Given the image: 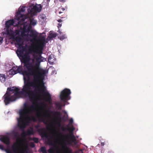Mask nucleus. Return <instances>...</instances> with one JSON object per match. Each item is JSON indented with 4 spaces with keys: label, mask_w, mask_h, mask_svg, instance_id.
I'll return each mask as SVG.
<instances>
[{
    "label": "nucleus",
    "mask_w": 153,
    "mask_h": 153,
    "mask_svg": "<svg viewBox=\"0 0 153 153\" xmlns=\"http://www.w3.org/2000/svg\"><path fill=\"white\" fill-rule=\"evenodd\" d=\"M30 145L32 147H34L35 146V145L33 142H30Z\"/></svg>",
    "instance_id": "obj_30"
},
{
    "label": "nucleus",
    "mask_w": 153,
    "mask_h": 153,
    "mask_svg": "<svg viewBox=\"0 0 153 153\" xmlns=\"http://www.w3.org/2000/svg\"><path fill=\"white\" fill-rule=\"evenodd\" d=\"M14 21L13 19L9 20L6 22V27L7 28H9L10 26L14 25Z\"/></svg>",
    "instance_id": "obj_14"
},
{
    "label": "nucleus",
    "mask_w": 153,
    "mask_h": 153,
    "mask_svg": "<svg viewBox=\"0 0 153 153\" xmlns=\"http://www.w3.org/2000/svg\"><path fill=\"white\" fill-rule=\"evenodd\" d=\"M57 21L58 22H62V20L61 19H58V20H57Z\"/></svg>",
    "instance_id": "obj_36"
},
{
    "label": "nucleus",
    "mask_w": 153,
    "mask_h": 153,
    "mask_svg": "<svg viewBox=\"0 0 153 153\" xmlns=\"http://www.w3.org/2000/svg\"><path fill=\"white\" fill-rule=\"evenodd\" d=\"M104 145V143H101V146H103Z\"/></svg>",
    "instance_id": "obj_39"
},
{
    "label": "nucleus",
    "mask_w": 153,
    "mask_h": 153,
    "mask_svg": "<svg viewBox=\"0 0 153 153\" xmlns=\"http://www.w3.org/2000/svg\"><path fill=\"white\" fill-rule=\"evenodd\" d=\"M108 153H114L112 151H111V152H108Z\"/></svg>",
    "instance_id": "obj_43"
},
{
    "label": "nucleus",
    "mask_w": 153,
    "mask_h": 153,
    "mask_svg": "<svg viewBox=\"0 0 153 153\" xmlns=\"http://www.w3.org/2000/svg\"><path fill=\"white\" fill-rule=\"evenodd\" d=\"M10 72L11 73V74L14 75L18 73V71H14L12 69L10 70Z\"/></svg>",
    "instance_id": "obj_27"
},
{
    "label": "nucleus",
    "mask_w": 153,
    "mask_h": 153,
    "mask_svg": "<svg viewBox=\"0 0 153 153\" xmlns=\"http://www.w3.org/2000/svg\"><path fill=\"white\" fill-rule=\"evenodd\" d=\"M61 128L63 131L66 130L69 131V134H64L62 132H56L55 133L56 137L58 139L61 138L62 140L60 145L63 148L64 153H72V149L68 147L67 145H71L72 143H75L76 139L73 133L75 128L73 126L69 127L68 125L66 127L62 126Z\"/></svg>",
    "instance_id": "obj_3"
},
{
    "label": "nucleus",
    "mask_w": 153,
    "mask_h": 153,
    "mask_svg": "<svg viewBox=\"0 0 153 153\" xmlns=\"http://www.w3.org/2000/svg\"><path fill=\"white\" fill-rule=\"evenodd\" d=\"M36 117L39 120H41L45 124H46L47 121H46L42 116L39 113H37L36 114Z\"/></svg>",
    "instance_id": "obj_15"
},
{
    "label": "nucleus",
    "mask_w": 153,
    "mask_h": 153,
    "mask_svg": "<svg viewBox=\"0 0 153 153\" xmlns=\"http://www.w3.org/2000/svg\"><path fill=\"white\" fill-rule=\"evenodd\" d=\"M26 32H25L24 31L22 30L21 33V35L22 36H26Z\"/></svg>",
    "instance_id": "obj_29"
},
{
    "label": "nucleus",
    "mask_w": 153,
    "mask_h": 153,
    "mask_svg": "<svg viewBox=\"0 0 153 153\" xmlns=\"http://www.w3.org/2000/svg\"><path fill=\"white\" fill-rule=\"evenodd\" d=\"M12 69L14 71H16V72L18 71V73H20L21 72V73L23 74L22 72L23 71H22V66L19 67L14 66L13 67Z\"/></svg>",
    "instance_id": "obj_13"
},
{
    "label": "nucleus",
    "mask_w": 153,
    "mask_h": 153,
    "mask_svg": "<svg viewBox=\"0 0 153 153\" xmlns=\"http://www.w3.org/2000/svg\"><path fill=\"white\" fill-rule=\"evenodd\" d=\"M42 7L40 4H36L31 5L28 9V12L31 14H34L37 12H40L41 10Z\"/></svg>",
    "instance_id": "obj_9"
},
{
    "label": "nucleus",
    "mask_w": 153,
    "mask_h": 153,
    "mask_svg": "<svg viewBox=\"0 0 153 153\" xmlns=\"http://www.w3.org/2000/svg\"><path fill=\"white\" fill-rule=\"evenodd\" d=\"M27 33H29V32H30L31 30H32L31 29V26H29L27 27Z\"/></svg>",
    "instance_id": "obj_28"
},
{
    "label": "nucleus",
    "mask_w": 153,
    "mask_h": 153,
    "mask_svg": "<svg viewBox=\"0 0 153 153\" xmlns=\"http://www.w3.org/2000/svg\"><path fill=\"white\" fill-rule=\"evenodd\" d=\"M49 37L50 39H52L53 38L56 37L57 36V34L56 33H53V32L51 31L49 33Z\"/></svg>",
    "instance_id": "obj_18"
},
{
    "label": "nucleus",
    "mask_w": 153,
    "mask_h": 153,
    "mask_svg": "<svg viewBox=\"0 0 153 153\" xmlns=\"http://www.w3.org/2000/svg\"><path fill=\"white\" fill-rule=\"evenodd\" d=\"M3 38L1 37L0 36V44L2 42Z\"/></svg>",
    "instance_id": "obj_35"
},
{
    "label": "nucleus",
    "mask_w": 153,
    "mask_h": 153,
    "mask_svg": "<svg viewBox=\"0 0 153 153\" xmlns=\"http://www.w3.org/2000/svg\"><path fill=\"white\" fill-rule=\"evenodd\" d=\"M37 131L42 137H45L47 138V144L52 146H53L55 145L53 143L52 140L48 138V135L47 134L46 130L45 128H39L38 129Z\"/></svg>",
    "instance_id": "obj_7"
},
{
    "label": "nucleus",
    "mask_w": 153,
    "mask_h": 153,
    "mask_svg": "<svg viewBox=\"0 0 153 153\" xmlns=\"http://www.w3.org/2000/svg\"><path fill=\"white\" fill-rule=\"evenodd\" d=\"M42 107L43 108H46L45 105H44Z\"/></svg>",
    "instance_id": "obj_42"
},
{
    "label": "nucleus",
    "mask_w": 153,
    "mask_h": 153,
    "mask_svg": "<svg viewBox=\"0 0 153 153\" xmlns=\"http://www.w3.org/2000/svg\"><path fill=\"white\" fill-rule=\"evenodd\" d=\"M40 151L42 153H47L46 148L45 147H42L40 149Z\"/></svg>",
    "instance_id": "obj_23"
},
{
    "label": "nucleus",
    "mask_w": 153,
    "mask_h": 153,
    "mask_svg": "<svg viewBox=\"0 0 153 153\" xmlns=\"http://www.w3.org/2000/svg\"><path fill=\"white\" fill-rule=\"evenodd\" d=\"M0 140L7 145H9L10 143V138L7 136L4 135L1 137Z\"/></svg>",
    "instance_id": "obj_11"
},
{
    "label": "nucleus",
    "mask_w": 153,
    "mask_h": 153,
    "mask_svg": "<svg viewBox=\"0 0 153 153\" xmlns=\"http://www.w3.org/2000/svg\"><path fill=\"white\" fill-rule=\"evenodd\" d=\"M58 125L59 126H60V122H58Z\"/></svg>",
    "instance_id": "obj_44"
},
{
    "label": "nucleus",
    "mask_w": 153,
    "mask_h": 153,
    "mask_svg": "<svg viewBox=\"0 0 153 153\" xmlns=\"http://www.w3.org/2000/svg\"><path fill=\"white\" fill-rule=\"evenodd\" d=\"M27 25H24L23 26V28L22 29H21L22 30L27 33Z\"/></svg>",
    "instance_id": "obj_26"
},
{
    "label": "nucleus",
    "mask_w": 153,
    "mask_h": 153,
    "mask_svg": "<svg viewBox=\"0 0 153 153\" xmlns=\"http://www.w3.org/2000/svg\"><path fill=\"white\" fill-rule=\"evenodd\" d=\"M39 41L40 44H37L38 47L35 48V50L37 53L40 54L36 55L34 58L32 59L31 62H30V58L28 55H24L22 58V62L24 64L23 67L25 69L22 72L23 75L27 76H33V82H30L29 79L27 80L24 77V85L21 91H19V89L18 88L15 87L14 89L8 88L6 93L3 97L5 105L16 100V99L19 98L20 95L28 96L31 101L35 100L36 95L32 91L31 88L33 86L39 92H44L47 101L49 102L51 100V95L48 92L45 91L46 89L45 85H41L40 89L38 85L39 81L42 79L46 73L45 70L42 69L40 67L41 62L45 60V58L42 57L41 54L42 53L45 40L42 38Z\"/></svg>",
    "instance_id": "obj_1"
},
{
    "label": "nucleus",
    "mask_w": 153,
    "mask_h": 153,
    "mask_svg": "<svg viewBox=\"0 0 153 153\" xmlns=\"http://www.w3.org/2000/svg\"><path fill=\"white\" fill-rule=\"evenodd\" d=\"M14 40L16 41V45H18V48L20 50L18 52L20 54H22L24 51L25 48L23 46V42L22 38L19 36H17L14 38Z\"/></svg>",
    "instance_id": "obj_8"
},
{
    "label": "nucleus",
    "mask_w": 153,
    "mask_h": 153,
    "mask_svg": "<svg viewBox=\"0 0 153 153\" xmlns=\"http://www.w3.org/2000/svg\"><path fill=\"white\" fill-rule=\"evenodd\" d=\"M45 113H44V116L46 118H48L49 119H50L51 118V116L50 114L49 113V112H50L51 113L53 114L55 116H60V113L58 111H51L50 109L47 110L45 109Z\"/></svg>",
    "instance_id": "obj_10"
},
{
    "label": "nucleus",
    "mask_w": 153,
    "mask_h": 153,
    "mask_svg": "<svg viewBox=\"0 0 153 153\" xmlns=\"http://www.w3.org/2000/svg\"><path fill=\"white\" fill-rule=\"evenodd\" d=\"M20 143H14L11 146V149H4V146L0 144V149L2 150H5L7 153H18L19 152L20 153H25L26 152L27 147L24 149L22 150L20 147Z\"/></svg>",
    "instance_id": "obj_4"
},
{
    "label": "nucleus",
    "mask_w": 153,
    "mask_h": 153,
    "mask_svg": "<svg viewBox=\"0 0 153 153\" xmlns=\"http://www.w3.org/2000/svg\"><path fill=\"white\" fill-rule=\"evenodd\" d=\"M62 13V11H61V10H60V11H59V14H60V13Z\"/></svg>",
    "instance_id": "obj_40"
},
{
    "label": "nucleus",
    "mask_w": 153,
    "mask_h": 153,
    "mask_svg": "<svg viewBox=\"0 0 153 153\" xmlns=\"http://www.w3.org/2000/svg\"><path fill=\"white\" fill-rule=\"evenodd\" d=\"M62 24L58 23V28L62 26Z\"/></svg>",
    "instance_id": "obj_34"
},
{
    "label": "nucleus",
    "mask_w": 153,
    "mask_h": 153,
    "mask_svg": "<svg viewBox=\"0 0 153 153\" xmlns=\"http://www.w3.org/2000/svg\"><path fill=\"white\" fill-rule=\"evenodd\" d=\"M55 58H54L53 56L50 55L48 58V61L49 63L51 64H53L54 62Z\"/></svg>",
    "instance_id": "obj_19"
},
{
    "label": "nucleus",
    "mask_w": 153,
    "mask_h": 153,
    "mask_svg": "<svg viewBox=\"0 0 153 153\" xmlns=\"http://www.w3.org/2000/svg\"><path fill=\"white\" fill-rule=\"evenodd\" d=\"M38 34V33L36 31L31 30L30 31V36L33 38V40H36Z\"/></svg>",
    "instance_id": "obj_12"
},
{
    "label": "nucleus",
    "mask_w": 153,
    "mask_h": 153,
    "mask_svg": "<svg viewBox=\"0 0 153 153\" xmlns=\"http://www.w3.org/2000/svg\"><path fill=\"white\" fill-rule=\"evenodd\" d=\"M55 105L58 110H61L62 107L65 105V104L62 105L60 102H56L55 103Z\"/></svg>",
    "instance_id": "obj_16"
},
{
    "label": "nucleus",
    "mask_w": 153,
    "mask_h": 153,
    "mask_svg": "<svg viewBox=\"0 0 153 153\" xmlns=\"http://www.w3.org/2000/svg\"><path fill=\"white\" fill-rule=\"evenodd\" d=\"M59 1L61 2H63L65 1L66 0H59Z\"/></svg>",
    "instance_id": "obj_37"
},
{
    "label": "nucleus",
    "mask_w": 153,
    "mask_h": 153,
    "mask_svg": "<svg viewBox=\"0 0 153 153\" xmlns=\"http://www.w3.org/2000/svg\"><path fill=\"white\" fill-rule=\"evenodd\" d=\"M48 152L49 153H53L54 152V148L53 147H51L48 150Z\"/></svg>",
    "instance_id": "obj_25"
},
{
    "label": "nucleus",
    "mask_w": 153,
    "mask_h": 153,
    "mask_svg": "<svg viewBox=\"0 0 153 153\" xmlns=\"http://www.w3.org/2000/svg\"><path fill=\"white\" fill-rule=\"evenodd\" d=\"M5 75L3 74H0V80L2 83L4 82L6 79Z\"/></svg>",
    "instance_id": "obj_17"
},
{
    "label": "nucleus",
    "mask_w": 153,
    "mask_h": 153,
    "mask_svg": "<svg viewBox=\"0 0 153 153\" xmlns=\"http://www.w3.org/2000/svg\"><path fill=\"white\" fill-rule=\"evenodd\" d=\"M65 36L63 35L62 36H61L60 37V40H62L65 38Z\"/></svg>",
    "instance_id": "obj_31"
},
{
    "label": "nucleus",
    "mask_w": 153,
    "mask_h": 153,
    "mask_svg": "<svg viewBox=\"0 0 153 153\" xmlns=\"http://www.w3.org/2000/svg\"><path fill=\"white\" fill-rule=\"evenodd\" d=\"M73 122V120L72 118H71L69 120V123H72Z\"/></svg>",
    "instance_id": "obj_32"
},
{
    "label": "nucleus",
    "mask_w": 153,
    "mask_h": 153,
    "mask_svg": "<svg viewBox=\"0 0 153 153\" xmlns=\"http://www.w3.org/2000/svg\"><path fill=\"white\" fill-rule=\"evenodd\" d=\"M30 140L33 141L36 143H37L38 142V138L35 137L31 138Z\"/></svg>",
    "instance_id": "obj_24"
},
{
    "label": "nucleus",
    "mask_w": 153,
    "mask_h": 153,
    "mask_svg": "<svg viewBox=\"0 0 153 153\" xmlns=\"http://www.w3.org/2000/svg\"><path fill=\"white\" fill-rule=\"evenodd\" d=\"M71 94V90L68 88H65L61 92L60 98L61 101L66 102L71 98L70 95Z\"/></svg>",
    "instance_id": "obj_6"
},
{
    "label": "nucleus",
    "mask_w": 153,
    "mask_h": 153,
    "mask_svg": "<svg viewBox=\"0 0 153 153\" xmlns=\"http://www.w3.org/2000/svg\"><path fill=\"white\" fill-rule=\"evenodd\" d=\"M55 118L56 119H58V117H56Z\"/></svg>",
    "instance_id": "obj_45"
},
{
    "label": "nucleus",
    "mask_w": 153,
    "mask_h": 153,
    "mask_svg": "<svg viewBox=\"0 0 153 153\" xmlns=\"http://www.w3.org/2000/svg\"><path fill=\"white\" fill-rule=\"evenodd\" d=\"M22 136H26L25 133V132H23L21 134Z\"/></svg>",
    "instance_id": "obj_33"
},
{
    "label": "nucleus",
    "mask_w": 153,
    "mask_h": 153,
    "mask_svg": "<svg viewBox=\"0 0 153 153\" xmlns=\"http://www.w3.org/2000/svg\"><path fill=\"white\" fill-rule=\"evenodd\" d=\"M47 1H50V0H46Z\"/></svg>",
    "instance_id": "obj_46"
},
{
    "label": "nucleus",
    "mask_w": 153,
    "mask_h": 153,
    "mask_svg": "<svg viewBox=\"0 0 153 153\" xmlns=\"http://www.w3.org/2000/svg\"><path fill=\"white\" fill-rule=\"evenodd\" d=\"M61 9L62 11H64L65 10V8H61Z\"/></svg>",
    "instance_id": "obj_38"
},
{
    "label": "nucleus",
    "mask_w": 153,
    "mask_h": 153,
    "mask_svg": "<svg viewBox=\"0 0 153 153\" xmlns=\"http://www.w3.org/2000/svg\"><path fill=\"white\" fill-rule=\"evenodd\" d=\"M30 24L33 25L35 26L36 25L37 23V22L36 20H35L33 19H30Z\"/></svg>",
    "instance_id": "obj_22"
},
{
    "label": "nucleus",
    "mask_w": 153,
    "mask_h": 153,
    "mask_svg": "<svg viewBox=\"0 0 153 153\" xmlns=\"http://www.w3.org/2000/svg\"><path fill=\"white\" fill-rule=\"evenodd\" d=\"M25 7L22 6L20 7L18 12L16 13V16L17 20L18 21V24H16V25H22L24 23L25 19L26 18L25 16L21 13L22 12H24L25 10Z\"/></svg>",
    "instance_id": "obj_5"
},
{
    "label": "nucleus",
    "mask_w": 153,
    "mask_h": 153,
    "mask_svg": "<svg viewBox=\"0 0 153 153\" xmlns=\"http://www.w3.org/2000/svg\"><path fill=\"white\" fill-rule=\"evenodd\" d=\"M12 134L14 137L18 139L19 138V134L18 132L13 131H12Z\"/></svg>",
    "instance_id": "obj_20"
},
{
    "label": "nucleus",
    "mask_w": 153,
    "mask_h": 153,
    "mask_svg": "<svg viewBox=\"0 0 153 153\" xmlns=\"http://www.w3.org/2000/svg\"><path fill=\"white\" fill-rule=\"evenodd\" d=\"M35 90L36 91H38L37 90L36 91L35 89ZM39 93L42 94L43 95H44L45 96L46 101L47 102L46 97L44 92L40 93L39 92ZM33 93L35 94L36 97L35 100L31 101L29 98L30 101L32 102L33 104L29 106L26 104H25L23 109L20 111L19 112L20 117L19 118H17L18 126L22 130H23L25 128V126L29 123L30 121L32 120L34 122L36 121V119L34 116H32L31 117H30L28 115V114L32 113L36 109V107L33 104H35L37 101V99L36 97L37 94L36 92L35 93L33 92Z\"/></svg>",
    "instance_id": "obj_2"
},
{
    "label": "nucleus",
    "mask_w": 153,
    "mask_h": 153,
    "mask_svg": "<svg viewBox=\"0 0 153 153\" xmlns=\"http://www.w3.org/2000/svg\"><path fill=\"white\" fill-rule=\"evenodd\" d=\"M62 13V11H61V10H60V11H59V14H60V13Z\"/></svg>",
    "instance_id": "obj_41"
},
{
    "label": "nucleus",
    "mask_w": 153,
    "mask_h": 153,
    "mask_svg": "<svg viewBox=\"0 0 153 153\" xmlns=\"http://www.w3.org/2000/svg\"><path fill=\"white\" fill-rule=\"evenodd\" d=\"M30 130H28L27 131V135H30L33 134L34 131L33 128H30Z\"/></svg>",
    "instance_id": "obj_21"
}]
</instances>
